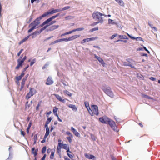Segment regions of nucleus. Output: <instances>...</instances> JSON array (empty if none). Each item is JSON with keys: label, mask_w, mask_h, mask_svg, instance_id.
Here are the masks:
<instances>
[{"label": "nucleus", "mask_w": 160, "mask_h": 160, "mask_svg": "<svg viewBox=\"0 0 160 160\" xmlns=\"http://www.w3.org/2000/svg\"><path fill=\"white\" fill-rule=\"evenodd\" d=\"M61 82L62 83L64 86H67V85L66 84L64 80H62L61 81Z\"/></svg>", "instance_id": "63"}, {"label": "nucleus", "mask_w": 160, "mask_h": 160, "mask_svg": "<svg viewBox=\"0 0 160 160\" xmlns=\"http://www.w3.org/2000/svg\"><path fill=\"white\" fill-rule=\"evenodd\" d=\"M62 148V147H61L60 146L59 144V145L58 144V147H57V151L58 153L59 154V156H60V157H61V149Z\"/></svg>", "instance_id": "23"}, {"label": "nucleus", "mask_w": 160, "mask_h": 160, "mask_svg": "<svg viewBox=\"0 0 160 160\" xmlns=\"http://www.w3.org/2000/svg\"><path fill=\"white\" fill-rule=\"evenodd\" d=\"M18 65L15 67V69H18L20 67H22L23 62L21 61L20 59H18L17 61Z\"/></svg>", "instance_id": "12"}, {"label": "nucleus", "mask_w": 160, "mask_h": 160, "mask_svg": "<svg viewBox=\"0 0 160 160\" xmlns=\"http://www.w3.org/2000/svg\"><path fill=\"white\" fill-rule=\"evenodd\" d=\"M61 11V9H52L51 10H49L48 12L45 13L42 16L36 18L34 21L29 25V27L31 28L28 30V32H30L36 28V27L40 24V21L43 18L45 17L48 15L52 14Z\"/></svg>", "instance_id": "1"}, {"label": "nucleus", "mask_w": 160, "mask_h": 160, "mask_svg": "<svg viewBox=\"0 0 160 160\" xmlns=\"http://www.w3.org/2000/svg\"><path fill=\"white\" fill-rule=\"evenodd\" d=\"M66 133L68 135H69L70 136V137H71L72 138L73 137V135H72V134L71 133L69 132V131H67L66 132Z\"/></svg>", "instance_id": "51"}, {"label": "nucleus", "mask_w": 160, "mask_h": 160, "mask_svg": "<svg viewBox=\"0 0 160 160\" xmlns=\"http://www.w3.org/2000/svg\"><path fill=\"white\" fill-rule=\"evenodd\" d=\"M126 60L127 62L131 63L132 61V59L130 58H127Z\"/></svg>", "instance_id": "64"}, {"label": "nucleus", "mask_w": 160, "mask_h": 160, "mask_svg": "<svg viewBox=\"0 0 160 160\" xmlns=\"http://www.w3.org/2000/svg\"><path fill=\"white\" fill-rule=\"evenodd\" d=\"M99 121L102 123L108 124L110 122L111 119L108 117L105 116L101 117L99 118Z\"/></svg>", "instance_id": "4"}, {"label": "nucleus", "mask_w": 160, "mask_h": 160, "mask_svg": "<svg viewBox=\"0 0 160 160\" xmlns=\"http://www.w3.org/2000/svg\"><path fill=\"white\" fill-rule=\"evenodd\" d=\"M54 41V42L51 43L49 44V45H52L58 42L61 41Z\"/></svg>", "instance_id": "39"}, {"label": "nucleus", "mask_w": 160, "mask_h": 160, "mask_svg": "<svg viewBox=\"0 0 160 160\" xmlns=\"http://www.w3.org/2000/svg\"><path fill=\"white\" fill-rule=\"evenodd\" d=\"M47 149V147L46 146H44L42 149V153L43 154L45 153Z\"/></svg>", "instance_id": "37"}, {"label": "nucleus", "mask_w": 160, "mask_h": 160, "mask_svg": "<svg viewBox=\"0 0 160 160\" xmlns=\"http://www.w3.org/2000/svg\"><path fill=\"white\" fill-rule=\"evenodd\" d=\"M99 22H93V23H92L91 24V25L92 26H95L97 24H98Z\"/></svg>", "instance_id": "58"}, {"label": "nucleus", "mask_w": 160, "mask_h": 160, "mask_svg": "<svg viewBox=\"0 0 160 160\" xmlns=\"http://www.w3.org/2000/svg\"><path fill=\"white\" fill-rule=\"evenodd\" d=\"M71 137H67V139L68 141V142L70 143H71L72 142V140L71 139Z\"/></svg>", "instance_id": "50"}, {"label": "nucleus", "mask_w": 160, "mask_h": 160, "mask_svg": "<svg viewBox=\"0 0 160 160\" xmlns=\"http://www.w3.org/2000/svg\"><path fill=\"white\" fill-rule=\"evenodd\" d=\"M80 36L79 35H75L73 36L72 37H70L68 38H63V39H59V40H73L74 39L77 38L79 37Z\"/></svg>", "instance_id": "10"}, {"label": "nucleus", "mask_w": 160, "mask_h": 160, "mask_svg": "<svg viewBox=\"0 0 160 160\" xmlns=\"http://www.w3.org/2000/svg\"><path fill=\"white\" fill-rule=\"evenodd\" d=\"M29 74H27V75H26L25 77L22 79L21 83H22V84H25V82L27 80V78Z\"/></svg>", "instance_id": "26"}, {"label": "nucleus", "mask_w": 160, "mask_h": 160, "mask_svg": "<svg viewBox=\"0 0 160 160\" xmlns=\"http://www.w3.org/2000/svg\"><path fill=\"white\" fill-rule=\"evenodd\" d=\"M122 64L123 66H128L129 64V63H128L127 62H122Z\"/></svg>", "instance_id": "48"}, {"label": "nucleus", "mask_w": 160, "mask_h": 160, "mask_svg": "<svg viewBox=\"0 0 160 160\" xmlns=\"http://www.w3.org/2000/svg\"><path fill=\"white\" fill-rule=\"evenodd\" d=\"M90 136L92 139L93 141H96V137L93 134H90Z\"/></svg>", "instance_id": "41"}, {"label": "nucleus", "mask_w": 160, "mask_h": 160, "mask_svg": "<svg viewBox=\"0 0 160 160\" xmlns=\"http://www.w3.org/2000/svg\"><path fill=\"white\" fill-rule=\"evenodd\" d=\"M68 107L71 108L74 111L76 112L77 110V108L76 106L72 104H69L68 105Z\"/></svg>", "instance_id": "18"}, {"label": "nucleus", "mask_w": 160, "mask_h": 160, "mask_svg": "<svg viewBox=\"0 0 160 160\" xmlns=\"http://www.w3.org/2000/svg\"><path fill=\"white\" fill-rule=\"evenodd\" d=\"M119 37L121 39H127L128 38L125 35H120L119 36Z\"/></svg>", "instance_id": "36"}, {"label": "nucleus", "mask_w": 160, "mask_h": 160, "mask_svg": "<svg viewBox=\"0 0 160 160\" xmlns=\"http://www.w3.org/2000/svg\"><path fill=\"white\" fill-rule=\"evenodd\" d=\"M102 16H103L102 14L98 12H94L92 14L93 18L98 19V22L101 23H102L103 22L102 18Z\"/></svg>", "instance_id": "3"}, {"label": "nucleus", "mask_w": 160, "mask_h": 160, "mask_svg": "<svg viewBox=\"0 0 160 160\" xmlns=\"http://www.w3.org/2000/svg\"><path fill=\"white\" fill-rule=\"evenodd\" d=\"M108 124L110 125L111 128L114 131L116 132H118V130L117 129V127L116 126L115 122L114 121L111 120L110 121V122L108 123Z\"/></svg>", "instance_id": "5"}, {"label": "nucleus", "mask_w": 160, "mask_h": 160, "mask_svg": "<svg viewBox=\"0 0 160 160\" xmlns=\"http://www.w3.org/2000/svg\"><path fill=\"white\" fill-rule=\"evenodd\" d=\"M58 144L60 146L62 147V148H63L65 149H68V147H69L68 144H63L60 142H59Z\"/></svg>", "instance_id": "17"}, {"label": "nucleus", "mask_w": 160, "mask_h": 160, "mask_svg": "<svg viewBox=\"0 0 160 160\" xmlns=\"http://www.w3.org/2000/svg\"><path fill=\"white\" fill-rule=\"evenodd\" d=\"M12 148L11 147H10L8 150L9 151V156L8 157L6 160H12V158L13 153L12 151H11Z\"/></svg>", "instance_id": "9"}, {"label": "nucleus", "mask_w": 160, "mask_h": 160, "mask_svg": "<svg viewBox=\"0 0 160 160\" xmlns=\"http://www.w3.org/2000/svg\"><path fill=\"white\" fill-rule=\"evenodd\" d=\"M38 148L35 149V147H33L32 148V153L33 154L34 157H36L38 154Z\"/></svg>", "instance_id": "13"}, {"label": "nucleus", "mask_w": 160, "mask_h": 160, "mask_svg": "<svg viewBox=\"0 0 160 160\" xmlns=\"http://www.w3.org/2000/svg\"><path fill=\"white\" fill-rule=\"evenodd\" d=\"M37 136H38L37 134H35L34 136V137H33L34 142H33V145L35 144L36 143Z\"/></svg>", "instance_id": "31"}, {"label": "nucleus", "mask_w": 160, "mask_h": 160, "mask_svg": "<svg viewBox=\"0 0 160 160\" xmlns=\"http://www.w3.org/2000/svg\"><path fill=\"white\" fill-rule=\"evenodd\" d=\"M29 93L33 96L36 93V90L34 88H30Z\"/></svg>", "instance_id": "19"}, {"label": "nucleus", "mask_w": 160, "mask_h": 160, "mask_svg": "<svg viewBox=\"0 0 160 160\" xmlns=\"http://www.w3.org/2000/svg\"><path fill=\"white\" fill-rule=\"evenodd\" d=\"M101 89L107 95L112 98H113L114 94L110 87H106V85L105 84L102 86Z\"/></svg>", "instance_id": "2"}, {"label": "nucleus", "mask_w": 160, "mask_h": 160, "mask_svg": "<svg viewBox=\"0 0 160 160\" xmlns=\"http://www.w3.org/2000/svg\"><path fill=\"white\" fill-rule=\"evenodd\" d=\"M29 65H28L25 68H24L23 71L25 72L26 70L28 68Z\"/></svg>", "instance_id": "62"}, {"label": "nucleus", "mask_w": 160, "mask_h": 160, "mask_svg": "<svg viewBox=\"0 0 160 160\" xmlns=\"http://www.w3.org/2000/svg\"><path fill=\"white\" fill-rule=\"evenodd\" d=\"M108 24H115V23L113 22V20L110 19H109L108 20Z\"/></svg>", "instance_id": "42"}, {"label": "nucleus", "mask_w": 160, "mask_h": 160, "mask_svg": "<svg viewBox=\"0 0 160 160\" xmlns=\"http://www.w3.org/2000/svg\"><path fill=\"white\" fill-rule=\"evenodd\" d=\"M92 109L95 114L98 116L99 114L98 107L97 105H92Z\"/></svg>", "instance_id": "7"}, {"label": "nucleus", "mask_w": 160, "mask_h": 160, "mask_svg": "<svg viewBox=\"0 0 160 160\" xmlns=\"http://www.w3.org/2000/svg\"><path fill=\"white\" fill-rule=\"evenodd\" d=\"M54 154V152H51V155L50 157V158L51 159H53Z\"/></svg>", "instance_id": "44"}, {"label": "nucleus", "mask_w": 160, "mask_h": 160, "mask_svg": "<svg viewBox=\"0 0 160 160\" xmlns=\"http://www.w3.org/2000/svg\"><path fill=\"white\" fill-rule=\"evenodd\" d=\"M59 13H58L56 15L53 16H52L51 17L48 18L42 23V25H44L50 22L51 21H52L53 19L56 18V17L58 16L59 15Z\"/></svg>", "instance_id": "6"}, {"label": "nucleus", "mask_w": 160, "mask_h": 160, "mask_svg": "<svg viewBox=\"0 0 160 160\" xmlns=\"http://www.w3.org/2000/svg\"><path fill=\"white\" fill-rule=\"evenodd\" d=\"M46 156V154H44L41 160H45Z\"/></svg>", "instance_id": "60"}, {"label": "nucleus", "mask_w": 160, "mask_h": 160, "mask_svg": "<svg viewBox=\"0 0 160 160\" xmlns=\"http://www.w3.org/2000/svg\"><path fill=\"white\" fill-rule=\"evenodd\" d=\"M84 104L85 107L88 110V108L90 109V107L89 106V104L88 102L85 101L84 102Z\"/></svg>", "instance_id": "30"}, {"label": "nucleus", "mask_w": 160, "mask_h": 160, "mask_svg": "<svg viewBox=\"0 0 160 160\" xmlns=\"http://www.w3.org/2000/svg\"><path fill=\"white\" fill-rule=\"evenodd\" d=\"M121 6H124V3L122 0H117L116 1Z\"/></svg>", "instance_id": "32"}, {"label": "nucleus", "mask_w": 160, "mask_h": 160, "mask_svg": "<svg viewBox=\"0 0 160 160\" xmlns=\"http://www.w3.org/2000/svg\"><path fill=\"white\" fill-rule=\"evenodd\" d=\"M143 50H145V51L147 52L148 54H149L150 53V52L148 50V49L146 48L145 47L143 46Z\"/></svg>", "instance_id": "54"}, {"label": "nucleus", "mask_w": 160, "mask_h": 160, "mask_svg": "<svg viewBox=\"0 0 160 160\" xmlns=\"http://www.w3.org/2000/svg\"><path fill=\"white\" fill-rule=\"evenodd\" d=\"M32 122L31 121H30L28 125V126L27 128L26 131H27V133H29V129H30V128L31 126L32 125Z\"/></svg>", "instance_id": "27"}, {"label": "nucleus", "mask_w": 160, "mask_h": 160, "mask_svg": "<svg viewBox=\"0 0 160 160\" xmlns=\"http://www.w3.org/2000/svg\"><path fill=\"white\" fill-rule=\"evenodd\" d=\"M27 58V56H25L22 58V60H21V61L24 63V61Z\"/></svg>", "instance_id": "55"}, {"label": "nucleus", "mask_w": 160, "mask_h": 160, "mask_svg": "<svg viewBox=\"0 0 160 160\" xmlns=\"http://www.w3.org/2000/svg\"><path fill=\"white\" fill-rule=\"evenodd\" d=\"M95 58L97 59L99 62L102 65L103 67L105 66V62H104L103 60L101 57L97 56L96 54H94Z\"/></svg>", "instance_id": "8"}, {"label": "nucleus", "mask_w": 160, "mask_h": 160, "mask_svg": "<svg viewBox=\"0 0 160 160\" xmlns=\"http://www.w3.org/2000/svg\"><path fill=\"white\" fill-rule=\"evenodd\" d=\"M50 62H47L46 64L42 67V69L44 70L49 65Z\"/></svg>", "instance_id": "28"}, {"label": "nucleus", "mask_w": 160, "mask_h": 160, "mask_svg": "<svg viewBox=\"0 0 160 160\" xmlns=\"http://www.w3.org/2000/svg\"><path fill=\"white\" fill-rule=\"evenodd\" d=\"M22 78V77L20 75L18 76H16V78L18 81H19Z\"/></svg>", "instance_id": "45"}, {"label": "nucleus", "mask_w": 160, "mask_h": 160, "mask_svg": "<svg viewBox=\"0 0 160 160\" xmlns=\"http://www.w3.org/2000/svg\"><path fill=\"white\" fill-rule=\"evenodd\" d=\"M58 110V108L56 107H55L53 109V112L54 115L56 117L58 116L57 114V111Z\"/></svg>", "instance_id": "22"}, {"label": "nucleus", "mask_w": 160, "mask_h": 160, "mask_svg": "<svg viewBox=\"0 0 160 160\" xmlns=\"http://www.w3.org/2000/svg\"><path fill=\"white\" fill-rule=\"evenodd\" d=\"M59 27V25H53L51 26L49 29V30L50 31H53L57 28H58Z\"/></svg>", "instance_id": "24"}, {"label": "nucleus", "mask_w": 160, "mask_h": 160, "mask_svg": "<svg viewBox=\"0 0 160 160\" xmlns=\"http://www.w3.org/2000/svg\"><path fill=\"white\" fill-rule=\"evenodd\" d=\"M148 24L150 27L154 31L156 32L158 31V29L156 27H154L153 25L151 24V22H148Z\"/></svg>", "instance_id": "21"}, {"label": "nucleus", "mask_w": 160, "mask_h": 160, "mask_svg": "<svg viewBox=\"0 0 160 160\" xmlns=\"http://www.w3.org/2000/svg\"><path fill=\"white\" fill-rule=\"evenodd\" d=\"M149 79L152 81H155L156 80V78L153 77H151L149 78Z\"/></svg>", "instance_id": "61"}, {"label": "nucleus", "mask_w": 160, "mask_h": 160, "mask_svg": "<svg viewBox=\"0 0 160 160\" xmlns=\"http://www.w3.org/2000/svg\"><path fill=\"white\" fill-rule=\"evenodd\" d=\"M30 106V104H28V102L27 101L25 104V108H26L28 109Z\"/></svg>", "instance_id": "43"}, {"label": "nucleus", "mask_w": 160, "mask_h": 160, "mask_svg": "<svg viewBox=\"0 0 160 160\" xmlns=\"http://www.w3.org/2000/svg\"><path fill=\"white\" fill-rule=\"evenodd\" d=\"M98 27H97L94 28H93L92 29L90 30L89 32H92L94 31L98 30Z\"/></svg>", "instance_id": "38"}, {"label": "nucleus", "mask_w": 160, "mask_h": 160, "mask_svg": "<svg viewBox=\"0 0 160 160\" xmlns=\"http://www.w3.org/2000/svg\"><path fill=\"white\" fill-rule=\"evenodd\" d=\"M46 132L45 133V134L47 135H49L50 133V130L49 129V128H46Z\"/></svg>", "instance_id": "49"}, {"label": "nucleus", "mask_w": 160, "mask_h": 160, "mask_svg": "<svg viewBox=\"0 0 160 160\" xmlns=\"http://www.w3.org/2000/svg\"><path fill=\"white\" fill-rule=\"evenodd\" d=\"M21 133L23 136H25L26 134L25 132L22 131V130H21Z\"/></svg>", "instance_id": "56"}, {"label": "nucleus", "mask_w": 160, "mask_h": 160, "mask_svg": "<svg viewBox=\"0 0 160 160\" xmlns=\"http://www.w3.org/2000/svg\"><path fill=\"white\" fill-rule=\"evenodd\" d=\"M70 8V6H69L65 7L64 8H63L62 9H61V11H64V10H65L68 9H69Z\"/></svg>", "instance_id": "46"}, {"label": "nucleus", "mask_w": 160, "mask_h": 160, "mask_svg": "<svg viewBox=\"0 0 160 160\" xmlns=\"http://www.w3.org/2000/svg\"><path fill=\"white\" fill-rule=\"evenodd\" d=\"M128 35L129 36V37L131 39H138V40H142V38H141L140 37H132V36H131V35H129L128 34Z\"/></svg>", "instance_id": "25"}, {"label": "nucleus", "mask_w": 160, "mask_h": 160, "mask_svg": "<svg viewBox=\"0 0 160 160\" xmlns=\"http://www.w3.org/2000/svg\"><path fill=\"white\" fill-rule=\"evenodd\" d=\"M32 96L28 92V93H27V95L26 96L25 98L27 100H28Z\"/></svg>", "instance_id": "34"}, {"label": "nucleus", "mask_w": 160, "mask_h": 160, "mask_svg": "<svg viewBox=\"0 0 160 160\" xmlns=\"http://www.w3.org/2000/svg\"><path fill=\"white\" fill-rule=\"evenodd\" d=\"M63 92H64V93L66 94L69 97H71L72 95V94L68 90H64V91Z\"/></svg>", "instance_id": "33"}, {"label": "nucleus", "mask_w": 160, "mask_h": 160, "mask_svg": "<svg viewBox=\"0 0 160 160\" xmlns=\"http://www.w3.org/2000/svg\"><path fill=\"white\" fill-rule=\"evenodd\" d=\"M137 75H138V78L139 79H142V78H143V76L141 74H137Z\"/></svg>", "instance_id": "57"}, {"label": "nucleus", "mask_w": 160, "mask_h": 160, "mask_svg": "<svg viewBox=\"0 0 160 160\" xmlns=\"http://www.w3.org/2000/svg\"><path fill=\"white\" fill-rule=\"evenodd\" d=\"M52 118L51 117H50L48 118H47V120L46 121V122L49 124L50 122H51V120H52Z\"/></svg>", "instance_id": "40"}, {"label": "nucleus", "mask_w": 160, "mask_h": 160, "mask_svg": "<svg viewBox=\"0 0 160 160\" xmlns=\"http://www.w3.org/2000/svg\"><path fill=\"white\" fill-rule=\"evenodd\" d=\"M85 156L86 158L89 159H94L95 158L94 156L91 154L88 155L87 153L85 154Z\"/></svg>", "instance_id": "20"}, {"label": "nucleus", "mask_w": 160, "mask_h": 160, "mask_svg": "<svg viewBox=\"0 0 160 160\" xmlns=\"http://www.w3.org/2000/svg\"><path fill=\"white\" fill-rule=\"evenodd\" d=\"M88 112H89V113L90 114V115L92 116H93V112L92 111V110L91 109V108H90V109H89L88 108Z\"/></svg>", "instance_id": "47"}, {"label": "nucleus", "mask_w": 160, "mask_h": 160, "mask_svg": "<svg viewBox=\"0 0 160 160\" xmlns=\"http://www.w3.org/2000/svg\"><path fill=\"white\" fill-rule=\"evenodd\" d=\"M142 96L144 98L148 99H152V98L149 96H148L147 95L145 94H142Z\"/></svg>", "instance_id": "29"}, {"label": "nucleus", "mask_w": 160, "mask_h": 160, "mask_svg": "<svg viewBox=\"0 0 160 160\" xmlns=\"http://www.w3.org/2000/svg\"><path fill=\"white\" fill-rule=\"evenodd\" d=\"M67 155H68V157H69L71 159H72V158H73V156L72 155H71V154H70L69 153H67Z\"/></svg>", "instance_id": "59"}, {"label": "nucleus", "mask_w": 160, "mask_h": 160, "mask_svg": "<svg viewBox=\"0 0 160 160\" xmlns=\"http://www.w3.org/2000/svg\"><path fill=\"white\" fill-rule=\"evenodd\" d=\"M23 51V49H22L20 50L18 52V53H17V56H20V55L21 54V53Z\"/></svg>", "instance_id": "53"}, {"label": "nucleus", "mask_w": 160, "mask_h": 160, "mask_svg": "<svg viewBox=\"0 0 160 160\" xmlns=\"http://www.w3.org/2000/svg\"><path fill=\"white\" fill-rule=\"evenodd\" d=\"M36 61V58H34L30 62V66H32L34 64Z\"/></svg>", "instance_id": "35"}, {"label": "nucleus", "mask_w": 160, "mask_h": 160, "mask_svg": "<svg viewBox=\"0 0 160 160\" xmlns=\"http://www.w3.org/2000/svg\"><path fill=\"white\" fill-rule=\"evenodd\" d=\"M84 29V28H77L76 29L73 30H72L70 31L69 32H67L63 35H65L66 34H70L73 32H74L77 31H82V30H83Z\"/></svg>", "instance_id": "15"}, {"label": "nucleus", "mask_w": 160, "mask_h": 160, "mask_svg": "<svg viewBox=\"0 0 160 160\" xmlns=\"http://www.w3.org/2000/svg\"><path fill=\"white\" fill-rule=\"evenodd\" d=\"M53 83V81L52 79V78L51 77H48L47 78V81L46 82V84L47 85H51Z\"/></svg>", "instance_id": "16"}, {"label": "nucleus", "mask_w": 160, "mask_h": 160, "mask_svg": "<svg viewBox=\"0 0 160 160\" xmlns=\"http://www.w3.org/2000/svg\"><path fill=\"white\" fill-rule=\"evenodd\" d=\"M71 129L73 132V133L76 137H80V133L77 132L76 130L73 127H72L71 128Z\"/></svg>", "instance_id": "11"}, {"label": "nucleus", "mask_w": 160, "mask_h": 160, "mask_svg": "<svg viewBox=\"0 0 160 160\" xmlns=\"http://www.w3.org/2000/svg\"><path fill=\"white\" fill-rule=\"evenodd\" d=\"M54 95L55 97L59 101L64 103L66 101L64 99H62V97L58 94H54Z\"/></svg>", "instance_id": "14"}, {"label": "nucleus", "mask_w": 160, "mask_h": 160, "mask_svg": "<svg viewBox=\"0 0 160 160\" xmlns=\"http://www.w3.org/2000/svg\"><path fill=\"white\" fill-rule=\"evenodd\" d=\"M140 53L141 55L142 56H145L146 57H148V55L147 53H142V52H141Z\"/></svg>", "instance_id": "52"}]
</instances>
